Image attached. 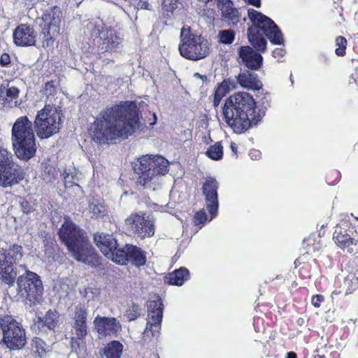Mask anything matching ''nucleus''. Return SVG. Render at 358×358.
I'll list each match as a JSON object with an SVG mask.
<instances>
[{"instance_id": "nucleus-1", "label": "nucleus", "mask_w": 358, "mask_h": 358, "mask_svg": "<svg viewBox=\"0 0 358 358\" xmlns=\"http://www.w3.org/2000/svg\"><path fill=\"white\" fill-rule=\"evenodd\" d=\"M141 127L136 103L122 101L102 112L94 123L92 137L98 143H105L108 140L126 138Z\"/></svg>"}, {"instance_id": "nucleus-2", "label": "nucleus", "mask_w": 358, "mask_h": 358, "mask_svg": "<svg viewBox=\"0 0 358 358\" xmlns=\"http://www.w3.org/2000/svg\"><path fill=\"white\" fill-rule=\"evenodd\" d=\"M223 116L227 124L237 134L256 125L260 120L255 112V102L248 92H236L225 101Z\"/></svg>"}, {"instance_id": "nucleus-3", "label": "nucleus", "mask_w": 358, "mask_h": 358, "mask_svg": "<svg viewBox=\"0 0 358 358\" xmlns=\"http://www.w3.org/2000/svg\"><path fill=\"white\" fill-rule=\"evenodd\" d=\"M59 235L77 261L92 266L98 264L97 255L92 250L84 233L72 222L66 220L59 229Z\"/></svg>"}, {"instance_id": "nucleus-4", "label": "nucleus", "mask_w": 358, "mask_h": 358, "mask_svg": "<svg viewBox=\"0 0 358 358\" xmlns=\"http://www.w3.org/2000/svg\"><path fill=\"white\" fill-rule=\"evenodd\" d=\"M169 162L161 155H143L137 159L134 169L138 175L136 183L153 191L162 185V176L169 171Z\"/></svg>"}, {"instance_id": "nucleus-5", "label": "nucleus", "mask_w": 358, "mask_h": 358, "mask_svg": "<svg viewBox=\"0 0 358 358\" xmlns=\"http://www.w3.org/2000/svg\"><path fill=\"white\" fill-rule=\"evenodd\" d=\"M248 13L253 23L248 30V40L257 51L266 50V41L264 36L273 43H282V33L271 19L254 9H249Z\"/></svg>"}, {"instance_id": "nucleus-6", "label": "nucleus", "mask_w": 358, "mask_h": 358, "mask_svg": "<svg viewBox=\"0 0 358 358\" xmlns=\"http://www.w3.org/2000/svg\"><path fill=\"white\" fill-rule=\"evenodd\" d=\"M35 140L32 122L27 116L17 118L12 128V142L15 155L24 160L31 159L36 151Z\"/></svg>"}, {"instance_id": "nucleus-7", "label": "nucleus", "mask_w": 358, "mask_h": 358, "mask_svg": "<svg viewBox=\"0 0 358 358\" xmlns=\"http://www.w3.org/2000/svg\"><path fill=\"white\" fill-rule=\"evenodd\" d=\"M62 112L60 107L45 104L38 111L34 124L38 138L47 139L60 131L62 124Z\"/></svg>"}, {"instance_id": "nucleus-8", "label": "nucleus", "mask_w": 358, "mask_h": 358, "mask_svg": "<svg viewBox=\"0 0 358 358\" xmlns=\"http://www.w3.org/2000/svg\"><path fill=\"white\" fill-rule=\"evenodd\" d=\"M180 38L178 50L184 58L197 61L206 57L209 54L208 41L201 35L192 33L189 28H182Z\"/></svg>"}, {"instance_id": "nucleus-9", "label": "nucleus", "mask_w": 358, "mask_h": 358, "mask_svg": "<svg viewBox=\"0 0 358 358\" xmlns=\"http://www.w3.org/2000/svg\"><path fill=\"white\" fill-rule=\"evenodd\" d=\"M127 229L134 236L144 239L155 234V221L143 213H131L124 221Z\"/></svg>"}, {"instance_id": "nucleus-10", "label": "nucleus", "mask_w": 358, "mask_h": 358, "mask_svg": "<svg viewBox=\"0 0 358 358\" xmlns=\"http://www.w3.org/2000/svg\"><path fill=\"white\" fill-rule=\"evenodd\" d=\"M61 17V9L57 6L46 10L43 15L42 20L43 24L42 25V29L44 35L43 41V47L52 45L55 38L59 36Z\"/></svg>"}, {"instance_id": "nucleus-11", "label": "nucleus", "mask_w": 358, "mask_h": 358, "mask_svg": "<svg viewBox=\"0 0 358 358\" xmlns=\"http://www.w3.org/2000/svg\"><path fill=\"white\" fill-rule=\"evenodd\" d=\"M24 173L21 167L13 161V155L1 149V186L11 187L21 181Z\"/></svg>"}, {"instance_id": "nucleus-12", "label": "nucleus", "mask_w": 358, "mask_h": 358, "mask_svg": "<svg viewBox=\"0 0 358 358\" xmlns=\"http://www.w3.org/2000/svg\"><path fill=\"white\" fill-rule=\"evenodd\" d=\"M24 273L20 275L17 279L18 292L30 301L37 300L42 295L43 287L39 276L25 269Z\"/></svg>"}, {"instance_id": "nucleus-13", "label": "nucleus", "mask_w": 358, "mask_h": 358, "mask_svg": "<svg viewBox=\"0 0 358 358\" xmlns=\"http://www.w3.org/2000/svg\"><path fill=\"white\" fill-rule=\"evenodd\" d=\"M164 306L159 295L152 296L148 301V318L145 334L149 336L160 333Z\"/></svg>"}, {"instance_id": "nucleus-14", "label": "nucleus", "mask_w": 358, "mask_h": 358, "mask_svg": "<svg viewBox=\"0 0 358 358\" xmlns=\"http://www.w3.org/2000/svg\"><path fill=\"white\" fill-rule=\"evenodd\" d=\"M350 224L346 221L338 224L334 233L333 238L339 248L346 250L349 253L355 252L354 247L356 246L358 240Z\"/></svg>"}, {"instance_id": "nucleus-15", "label": "nucleus", "mask_w": 358, "mask_h": 358, "mask_svg": "<svg viewBox=\"0 0 358 358\" xmlns=\"http://www.w3.org/2000/svg\"><path fill=\"white\" fill-rule=\"evenodd\" d=\"M92 36L99 38V43L103 45V49L112 50L116 48L121 43V38L117 36L116 31L111 28L103 27L101 24H90Z\"/></svg>"}, {"instance_id": "nucleus-16", "label": "nucleus", "mask_w": 358, "mask_h": 358, "mask_svg": "<svg viewBox=\"0 0 358 358\" xmlns=\"http://www.w3.org/2000/svg\"><path fill=\"white\" fill-rule=\"evenodd\" d=\"M115 258V262L119 264H125L127 262H131L135 266H141L146 262L144 252L141 248L132 245H127L122 250H119Z\"/></svg>"}, {"instance_id": "nucleus-17", "label": "nucleus", "mask_w": 358, "mask_h": 358, "mask_svg": "<svg viewBox=\"0 0 358 358\" xmlns=\"http://www.w3.org/2000/svg\"><path fill=\"white\" fill-rule=\"evenodd\" d=\"M218 183L215 179L208 178L203 185V194L205 196L206 208L211 215V218L217 216L218 210L217 199Z\"/></svg>"}, {"instance_id": "nucleus-18", "label": "nucleus", "mask_w": 358, "mask_h": 358, "mask_svg": "<svg viewBox=\"0 0 358 358\" xmlns=\"http://www.w3.org/2000/svg\"><path fill=\"white\" fill-rule=\"evenodd\" d=\"M94 240L101 252L115 262L117 251L122 249L118 248L117 240L112 235L104 234H95Z\"/></svg>"}, {"instance_id": "nucleus-19", "label": "nucleus", "mask_w": 358, "mask_h": 358, "mask_svg": "<svg viewBox=\"0 0 358 358\" xmlns=\"http://www.w3.org/2000/svg\"><path fill=\"white\" fill-rule=\"evenodd\" d=\"M93 323L97 333L103 336L118 334L122 330L120 322L115 317L97 315Z\"/></svg>"}, {"instance_id": "nucleus-20", "label": "nucleus", "mask_w": 358, "mask_h": 358, "mask_svg": "<svg viewBox=\"0 0 358 358\" xmlns=\"http://www.w3.org/2000/svg\"><path fill=\"white\" fill-rule=\"evenodd\" d=\"M15 43L19 46H31L35 45L37 33L29 25L22 24L17 27L13 32Z\"/></svg>"}, {"instance_id": "nucleus-21", "label": "nucleus", "mask_w": 358, "mask_h": 358, "mask_svg": "<svg viewBox=\"0 0 358 358\" xmlns=\"http://www.w3.org/2000/svg\"><path fill=\"white\" fill-rule=\"evenodd\" d=\"M240 64L245 65L248 69L257 70L262 63V57L249 46H241L238 50Z\"/></svg>"}, {"instance_id": "nucleus-22", "label": "nucleus", "mask_w": 358, "mask_h": 358, "mask_svg": "<svg viewBox=\"0 0 358 358\" xmlns=\"http://www.w3.org/2000/svg\"><path fill=\"white\" fill-rule=\"evenodd\" d=\"M217 6L221 10L222 17L227 22L234 24H237L240 20L238 10L234 7L231 0H217Z\"/></svg>"}, {"instance_id": "nucleus-23", "label": "nucleus", "mask_w": 358, "mask_h": 358, "mask_svg": "<svg viewBox=\"0 0 358 358\" xmlns=\"http://www.w3.org/2000/svg\"><path fill=\"white\" fill-rule=\"evenodd\" d=\"M237 81L242 87L248 90H259L262 87L257 75L249 71L241 72L237 76Z\"/></svg>"}, {"instance_id": "nucleus-24", "label": "nucleus", "mask_w": 358, "mask_h": 358, "mask_svg": "<svg viewBox=\"0 0 358 358\" xmlns=\"http://www.w3.org/2000/svg\"><path fill=\"white\" fill-rule=\"evenodd\" d=\"M24 271H25V266L23 265L3 264L1 263V280L9 285H13L17 275Z\"/></svg>"}, {"instance_id": "nucleus-25", "label": "nucleus", "mask_w": 358, "mask_h": 358, "mask_svg": "<svg viewBox=\"0 0 358 358\" xmlns=\"http://www.w3.org/2000/svg\"><path fill=\"white\" fill-rule=\"evenodd\" d=\"M1 331L3 336H25V330L21 324L10 317L1 321Z\"/></svg>"}, {"instance_id": "nucleus-26", "label": "nucleus", "mask_w": 358, "mask_h": 358, "mask_svg": "<svg viewBox=\"0 0 358 358\" xmlns=\"http://www.w3.org/2000/svg\"><path fill=\"white\" fill-rule=\"evenodd\" d=\"M236 83L229 80H224L216 88L214 93V106H217L220 104L221 99L231 90L236 89Z\"/></svg>"}, {"instance_id": "nucleus-27", "label": "nucleus", "mask_w": 358, "mask_h": 358, "mask_svg": "<svg viewBox=\"0 0 358 358\" xmlns=\"http://www.w3.org/2000/svg\"><path fill=\"white\" fill-rule=\"evenodd\" d=\"M123 351V345L116 341L107 344L103 349V354L106 358H120Z\"/></svg>"}, {"instance_id": "nucleus-28", "label": "nucleus", "mask_w": 358, "mask_h": 358, "mask_svg": "<svg viewBox=\"0 0 358 358\" xmlns=\"http://www.w3.org/2000/svg\"><path fill=\"white\" fill-rule=\"evenodd\" d=\"M22 248L20 245H13L6 250L4 254V259L3 264L17 265L15 262L20 260L22 257Z\"/></svg>"}, {"instance_id": "nucleus-29", "label": "nucleus", "mask_w": 358, "mask_h": 358, "mask_svg": "<svg viewBox=\"0 0 358 358\" xmlns=\"http://www.w3.org/2000/svg\"><path fill=\"white\" fill-rule=\"evenodd\" d=\"M188 277L189 271L181 268L175 272L169 273L166 279L170 284L180 286L184 283L185 280H187Z\"/></svg>"}, {"instance_id": "nucleus-30", "label": "nucleus", "mask_w": 358, "mask_h": 358, "mask_svg": "<svg viewBox=\"0 0 358 358\" xmlns=\"http://www.w3.org/2000/svg\"><path fill=\"white\" fill-rule=\"evenodd\" d=\"M19 90L15 87H9L6 90V96L3 99L4 108L15 107L20 103L17 101Z\"/></svg>"}, {"instance_id": "nucleus-31", "label": "nucleus", "mask_w": 358, "mask_h": 358, "mask_svg": "<svg viewBox=\"0 0 358 358\" xmlns=\"http://www.w3.org/2000/svg\"><path fill=\"white\" fill-rule=\"evenodd\" d=\"M27 343L26 337H3L1 344L3 343L10 350L22 348Z\"/></svg>"}, {"instance_id": "nucleus-32", "label": "nucleus", "mask_w": 358, "mask_h": 358, "mask_svg": "<svg viewBox=\"0 0 358 358\" xmlns=\"http://www.w3.org/2000/svg\"><path fill=\"white\" fill-rule=\"evenodd\" d=\"M83 296L87 303H91L92 306H95L100 300V291L94 287H87L84 291Z\"/></svg>"}, {"instance_id": "nucleus-33", "label": "nucleus", "mask_w": 358, "mask_h": 358, "mask_svg": "<svg viewBox=\"0 0 358 358\" xmlns=\"http://www.w3.org/2000/svg\"><path fill=\"white\" fill-rule=\"evenodd\" d=\"M358 278L353 273H349L344 279L343 288L345 294H350L357 288Z\"/></svg>"}, {"instance_id": "nucleus-34", "label": "nucleus", "mask_w": 358, "mask_h": 358, "mask_svg": "<svg viewBox=\"0 0 358 358\" xmlns=\"http://www.w3.org/2000/svg\"><path fill=\"white\" fill-rule=\"evenodd\" d=\"M206 156L213 160H220L223 156V147L220 142L215 143L208 148L206 152Z\"/></svg>"}, {"instance_id": "nucleus-35", "label": "nucleus", "mask_w": 358, "mask_h": 358, "mask_svg": "<svg viewBox=\"0 0 358 358\" xmlns=\"http://www.w3.org/2000/svg\"><path fill=\"white\" fill-rule=\"evenodd\" d=\"M89 208L91 213L96 218L103 217L107 214L106 207L98 201L92 202Z\"/></svg>"}, {"instance_id": "nucleus-36", "label": "nucleus", "mask_w": 358, "mask_h": 358, "mask_svg": "<svg viewBox=\"0 0 358 358\" xmlns=\"http://www.w3.org/2000/svg\"><path fill=\"white\" fill-rule=\"evenodd\" d=\"M54 289L58 293L59 297L66 296L70 290L68 279L57 281L54 286Z\"/></svg>"}, {"instance_id": "nucleus-37", "label": "nucleus", "mask_w": 358, "mask_h": 358, "mask_svg": "<svg viewBox=\"0 0 358 358\" xmlns=\"http://www.w3.org/2000/svg\"><path fill=\"white\" fill-rule=\"evenodd\" d=\"M234 32L230 29L222 30L218 34L219 41L224 44H231L234 40Z\"/></svg>"}, {"instance_id": "nucleus-38", "label": "nucleus", "mask_w": 358, "mask_h": 358, "mask_svg": "<svg viewBox=\"0 0 358 358\" xmlns=\"http://www.w3.org/2000/svg\"><path fill=\"white\" fill-rule=\"evenodd\" d=\"M347 40L343 36H338L336 38V48L335 52L338 56H343L345 53Z\"/></svg>"}, {"instance_id": "nucleus-39", "label": "nucleus", "mask_w": 358, "mask_h": 358, "mask_svg": "<svg viewBox=\"0 0 358 358\" xmlns=\"http://www.w3.org/2000/svg\"><path fill=\"white\" fill-rule=\"evenodd\" d=\"M178 6V0H162V9L167 15L172 13Z\"/></svg>"}, {"instance_id": "nucleus-40", "label": "nucleus", "mask_w": 358, "mask_h": 358, "mask_svg": "<svg viewBox=\"0 0 358 358\" xmlns=\"http://www.w3.org/2000/svg\"><path fill=\"white\" fill-rule=\"evenodd\" d=\"M140 315L141 309L138 306L134 304L127 309L125 315L129 321H133L137 319Z\"/></svg>"}, {"instance_id": "nucleus-41", "label": "nucleus", "mask_w": 358, "mask_h": 358, "mask_svg": "<svg viewBox=\"0 0 358 358\" xmlns=\"http://www.w3.org/2000/svg\"><path fill=\"white\" fill-rule=\"evenodd\" d=\"M57 90V83L56 81L51 80L48 82L44 87V93L49 97L54 96Z\"/></svg>"}, {"instance_id": "nucleus-42", "label": "nucleus", "mask_w": 358, "mask_h": 358, "mask_svg": "<svg viewBox=\"0 0 358 358\" xmlns=\"http://www.w3.org/2000/svg\"><path fill=\"white\" fill-rule=\"evenodd\" d=\"M75 322H87V312L86 310L81 307H76L74 317Z\"/></svg>"}, {"instance_id": "nucleus-43", "label": "nucleus", "mask_w": 358, "mask_h": 358, "mask_svg": "<svg viewBox=\"0 0 358 358\" xmlns=\"http://www.w3.org/2000/svg\"><path fill=\"white\" fill-rule=\"evenodd\" d=\"M208 221V216L204 210H201L199 212H197L194 217V222L195 225H203Z\"/></svg>"}, {"instance_id": "nucleus-44", "label": "nucleus", "mask_w": 358, "mask_h": 358, "mask_svg": "<svg viewBox=\"0 0 358 358\" xmlns=\"http://www.w3.org/2000/svg\"><path fill=\"white\" fill-rule=\"evenodd\" d=\"M73 327L78 336H85L87 334V322H74Z\"/></svg>"}, {"instance_id": "nucleus-45", "label": "nucleus", "mask_w": 358, "mask_h": 358, "mask_svg": "<svg viewBox=\"0 0 358 358\" xmlns=\"http://www.w3.org/2000/svg\"><path fill=\"white\" fill-rule=\"evenodd\" d=\"M63 177L66 184L68 182L76 184V181L78 180L77 173H76V171H74V172H67L65 171L63 173Z\"/></svg>"}, {"instance_id": "nucleus-46", "label": "nucleus", "mask_w": 358, "mask_h": 358, "mask_svg": "<svg viewBox=\"0 0 358 358\" xmlns=\"http://www.w3.org/2000/svg\"><path fill=\"white\" fill-rule=\"evenodd\" d=\"M44 328H45V326H44L43 322L40 320H38L37 322H36L31 326V329L33 330L34 333H35L36 334L45 333L43 331V329H44Z\"/></svg>"}, {"instance_id": "nucleus-47", "label": "nucleus", "mask_w": 358, "mask_h": 358, "mask_svg": "<svg viewBox=\"0 0 358 358\" xmlns=\"http://www.w3.org/2000/svg\"><path fill=\"white\" fill-rule=\"evenodd\" d=\"M324 296L321 294H316L312 296L311 303L315 308L320 307L321 303L324 301Z\"/></svg>"}, {"instance_id": "nucleus-48", "label": "nucleus", "mask_w": 358, "mask_h": 358, "mask_svg": "<svg viewBox=\"0 0 358 358\" xmlns=\"http://www.w3.org/2000/svg\"><path fill=\"white\" fill-rule=\"evenodd\" d=\"M272 55L273 57L279 60L285 55V50L282 48H276L273 51Z\"/></svg>"}, {"instance_id": "nucleus-49", "label": "nucleus", "mask_w": 358, "mask_h": 358, "mask_svg": "<svg viewBox=\"0 0 358 358\" xmlns=\"http://www.w3.org/2000/svg\"><path fill=\"white\" fill-rule=\"evenodd\" d=\"M249 155L252 159L257 160L261 158L262 153L258 150H251L249 152Z\"/></svg>"}, {"instance_id": "nucleus-50", "label": "nucleus", "mask_w": 358, "mask_h": 358, "mask_svg": "<svg viewBox=\"0 0 358 358\" xmlns=\"http://www.w3.org/2000/svg\"><path fill=\"white\" fill-rule=\"evenodd\" d=\"M10 63V55L4 53L1 55V66H7Z\"/></svg>"}, {"instance_id": "nucleus-51", "label": "nucleus", "mask_w": 358, "mask_h": 358, "mask_svg": "<svg viewBox=\"0 0 358 358\" xmlns=\"http://www.w3.org/2000/svg\"><path fill=\"white\" fill-rule=\"evenodd\" d=\"M245 1H248L250 4L253 5L255 7H260L261 2L260 0H245Z\"/></svg>"}, {"instance_id": "nucleus-52", "label": "nucleus", "mask_w": 358, "mask_h": 358, "mask_svg": "<svg viewBox=\"0 0 358 358\" xmlns=\"http://www.w3.org/2000/svg\"><path fill=\"white\" fill-rule=\"evenodd\" d=\"M231 152H232L234 155H236V154H237V146H236V143H232L231 144Z\"/></svg>"}, {"instance_id": "nucleus-53", "label": "nucleus", "mask_w": 358, "mask_h": 358, "mask_svg": "<svg viewBox=\"0 0 358 358\" xmlns=\"http://www.w3.org/2000/svg\"><path fill=\"white\" fill-rule=\"evenodd\" d=\"M286 358H296V355L294 352H289L287 353Z\"/></svg>"}, {"instance_id": "nucleus-54", "label": "nucleus", "mask_w": 358, "mask_h": 358, "mask_svg": "<svg viewBox=\"0 0 358 358\" xmlns=\"http://www.w3.org/2000/svg\"><path fill=\"white\" fill-rule=\"evenodd\" d=\"M194 76H196V77H201V76L199 73H195Z\"/></svg>"}, {"instance_id": "nucleus-55", "label": "nucleus", "mask_w": 358, "mask_h": 358, "mask_svg": "<svg viewBox=\"0 0 358 358\" xmlns=\"http://www.w3.org/2000/svg\"><path fill=\"white\" fill-rule=\"evenodd\" d=\"M314 358H323V357H320V356H315V357H314Z\"/></svg>"}]
</instances>
